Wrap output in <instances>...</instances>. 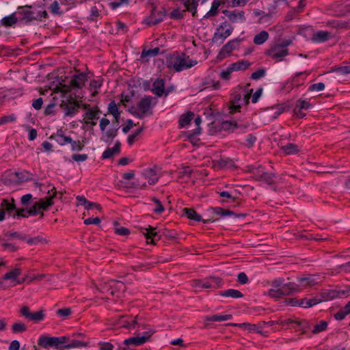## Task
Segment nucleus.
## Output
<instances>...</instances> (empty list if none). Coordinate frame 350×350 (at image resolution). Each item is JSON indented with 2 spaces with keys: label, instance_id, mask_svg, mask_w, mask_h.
<instances>
[{
  "label": "nucleus",
  "instance_id": "f257e3e1",
  "mask_svg": "<svg viewBox=\"0 0 350 350\" xmlns=\"http://www.w3.org/2000/svg\"><path fill=\"white\" fill-rule=\"evenodd\" d=\"M271 288L268 291L267 295L271 298L281 299L284 296L299 293L301 288H298L295 282L285 283L283 278L274 279L271 284Z\"/></svg>",
  "mask_w": 350,
  "mask_h": 350
},
{
  "label": "nucleus",
  "instance_id": "f03ea898",
  "mask_svg": "<svg viewBox=\"0 0 350 350\" xmlns=\"http://www.w3.org/2000/svg\"><path fill=\"white\" fill-rule=\"evenodd\" d=\"M31 5L18 6L15 11L18 23L23 25H29L32 21H42V18H47L49 14L46 10L34 12L31 10Z\"/></svg>",
  "mask_w": 350,
  "mask_h": 350
},
{
  "label": "nucleus",
  "instance_id": "7ed1b4c3",
  "mask_svg": "<svg viewBox=\"0 0 350 350\" xmlns=\"http://www.w3.org/2000/svg\"><path fill=\"white\" fill-rule=\"evenodd\" d=\"M197 64V61L189 58L185 53L177 52L169 55L166 58V65L176 72L190 68Z\"/></svg>",
  "mask_w": 350,
  "mask_h": 350
},
{
  "label": "nucleus",
  "instance_id": "20e7f679",
  "mask_svg": "<svg viewBox=\"0 0 350 350\" xmlns=\"http://www.w3.org/2000/svg\"><path fill=\"white\" fill-rule=\"evenodd\" d=\"M191 286L196 291H200L203 288H217L221 286L222 280L219 277L211 276L204 280L195 279L191 282Z\"/></svg>",
  "mask_w": 350,
  "mask_h": 350
},
{
  "label": "nucleus",
  "instance_id": "39448f33",
  "mask_svg": "<svg viewBox=\"0 0 350 350\" xmlns=\"http://www.w3.org/2000/svg\"><path fill=\"white\" fill-rule=\"evenodd\" d=\"M152 97L150 96H145L142 98L137 104V109L133 108L130 112L136 118L143 119L147 114H152V111H149L152 107Z\"/></svg>",
  "mask_w": 350,
  "mask_h": 350
},
{
  "label": "nucleus",
  "instance_id": "423d86ee",
  "mask_svg": "<svg viewBox=\"0 0 350 350\" xmlns=\"http://www.w3.org/2000/svg\"><path fill=\"white\" fill-rule=\"evenodd\" d=\"M60 108L66 116H72L78 112L79 102L70 96L66 101H62Z\"/></svg>",
  "mask_w": 350,
  "mask_h": 350
},
{
  "label": "nucleus",
  "instance_id": "0eeeda50",
  "mask_svg": "<svg viewBox=\"0 0 350 350\" xmlns=\"http://www.w3.org/2000/svg\"><path fill=\"white\" fill-rule=\"evenodd\" d=\"M165 15V8H161L160 10H157V8L154 6L151 10L150 15L145 19V23L148 26L157 25L163 21Z\"/></svg>",
  "mask_w": 350,
  "mask_h": 350
},
{
  "label": "nucleus",
  "instance_id": "6e6552de",
  "mask_svg": "<svg viewBox=\"0 0 350 350\" xmlns=\"http://www.w3.org/2000/svg\"><path fill=\"white\" fill-rule=\"evenodd\" d=\"M288 49H283L278 44L275 45L273 47L267 50L265 54L271 58L275 59L276 62H280L284 59V57L288 55Z\"/></svg>",
  "mask_w": 350,
  "mask_h": 350
},
{
  "label": "nucleus",
  "instance_id": "1a4fd4ad",
  "mask_svg": "<svg viewBox=\"0 0 350 350\" xmlns=\"http://www.w3.org/2000/svg\"><path fill=\"white\" fill-rule=\"evenodd\" d=\"M21 314L26 319L29 321H32L34 323H38L42 321L45 317L43 310L37 311L36 312H31L29 310L28 306H25L21 308L20 310Z\"/></svg>",
  "mask_w": 350,
  "mask_h": 350
},
{
  "label": "nucleus",
  "instance_id": "9d476101",
  "mask_svg": "<svg viewBox=\"0 0 350 350\" xmlns=\"http://www.w3.org/2000/svg\"><path fill=\"white\" fill-rule=\"evenodd\" d=\"M124 287V285L122 282L111 280L103 284L102 288L103 292L109 293V295L113 296L118 291L121 290Z\"/></svg>",
  "mask_w": 350,
  "mask_h": 350
},
{
  "label": "nucleus",
  "instance_id": "9b49d317",
  "mask_svg": "<svg viewBox=\"0 0 350 350\" xmlns=\"http://www.w3.org/2000/svg\"><path fill=\"white\" fill-rule=\"evenodd\" d=\"M152 335V332H145L144 336H137L125 339L124 340V344L126 345L139 346L148 341Z\"/></svg>",
  "mask_w": 350,
  "mask_h": 350
},
{
  "label": "nucleus",
  "instance_id": "f8f14e48",
  "mask_svg": "<svg viewBox=\"0 0 350 350\" xmlns=\"http://www.w3.org/2000/svg\"><path fill=\"white\" fill-rule=\"evenodd\" d=\"M57 342V339L56 336H49L47 335H42L38 340V345L44 349L53 347L58 350Z\"/></svg>",
  "mask_w": 350,
  "mask_h": 350
},
{
  "label": "nucleus",
  "instance_id": "ddd939ff",
  "mask_svg": "<svg viewBox=\"0 0 350 350\" xmlns=\"http://www.w3.org/2000/svg\"><path fill=\"white\" fill-rule=\"evenodd\" d=\"M239 42L240 40L238 39L230 40L221 49L218 54V57L219 59H224L230 55L231 52L239 46Z\"/></svg>",
  "mask_w": 350,
  "mask_h": 350
},
{
  "label": "nucleus",
  "instance_id": "4468645a",
  "mask_svg": "<svg viewBox=\"0 0 350 350\" xmlns=\"http://www.w3.org/2000/svg\"><path fill=\"white\" fill-rule=\"evenodd\" d=\"M157 228L151 226H148V228H145V231L143 234L145 236L147 243L151 244H155V241H159L161 239V236L156 231Z\"/></svg>",
  "mask_w": 350,
  "mask_h": 350
},
{
  "label": "nucleus",
  "instance_id": "2eb2a0df",
  "mask_svg": "<svg viewBox=\"0 0 350 350\" xmlns=\"http://www.w3.org/2000/svg\"><path fill=\"white\" fill-rule=\"evenodd\" d=\"M217 209H219V206L209 207L208 209H206L204 213L206 218L203 219L202 223L206 224L217 221L219 219V216H218L219 211Z\"/></svg>",
  "mask_w": 350,
  "mask_h": 350
},
{
  "label": "nucleus",
  "instance_id": "dca6fc26",
  "mask_svg": "<svg viewBox=\"0 0 350 350\" xmlns=\"http://www.w3.org/2000/svg\"><path fill=\"white\" fill-rule=\"evenodd\" d=\"M51 191L53 192L51 196L42 198L37 202L40 206L41 211H47L48 208L53 204V200L57 194V191L55 187H53Z\"/></svg>",
  "mask_w": 350,
  "mask_h": 350
},
{
  "label": "nucleus",
  "instance_id": "f3484780",
  "mask_svg": "<svg viewBox=\"0 0 350 350\" xmlns=\"http://www.w3.org/2000/svg\"><path fill=\"white\" fill-rule=\"evenodd\" d=\"M223 13L229 18L232 23L237 22L238 19H239L241 22H245L246 20L245 17V12L243 11H229L224 10H223Z\"/></svg>",
  "mask_w": 350,
  "mask_h": 350
},
{
  "label": "nucleus",
  "instance_id": "a211bd4d",
  "mask_svg": "<svg viewBox=\"0 0 350 350\" xmlns=\"http://www.w3.org/2000/svg\"><path fill=\"white\" fill-rule=\"evenodd\" d=\"M87 81V74L85 72H81L78 75H75L72 77L70 84L72 88H82Z\"/></svg>",
  "mask_w": 350,
  "mask_h": 350
},
{
  "label": "nucleus",
  "instance_id": "6ab92c4d",
  "mask_svg": "<svg viewBox=\"0 0 350 350\" xmlns=\"http://www.w3.org/2000/svg\"><path fill=\"white\" fill-rule=\"evenodd\" d=\"M49 139H54L60 146H65L71 142V137L66 136L62 129L57 130V133L51 135Z\"/></svg>",
  "mask_w": 350,
  "mask_h": 350
},
{
  "label": "nucleus",
  "instance_id": "aec40b11",
  "mask_svg": "<svg viewBox=\"0 0 350 350\" xmlns=\"http://www.w3.org/2000/svg\"><path fill=\"white\" fill-rule=\"evenodd\" d=\"M297 280L298 284H296V285L298 286V288H299L301 287L312 286L317 284V282L314 278V275H313L297 277Z\"/></svg>",
  "mask_w": 350,
  "mask_h": 350
},
{
  "label": "nucleus",
  "instance_id": "412c9836",
  "mask_svg": "<svg viewBox=\"0 0 350 350\" xmlns=\"http://www.w3.org/2000/svg\"><path fill=\"white\" fill-rule=\"evenodd\" d=\"M230 105L229 107V113H234L240 111V109L242 105V98L241 95L239 93L234 94L232 100L230 102Z\"/></svg>",
  "mask_w": 350,
  "mask_h": 350
},
{
  "label": "nucleus",
  "instance_id": "4be33fe9",
  "mask_svg": "<svg viewBox=\"0 0 350 350\" xmlns=\"http://www.w3.org/2000/svg\"><path fill=\"white\" fill-rule=\"evenodd\" d=\"M331 38V33L325 31H319L312 34L311 40L315 43H323L329 40Z\"/></svg>",
  "mask_w": 350,
  "mask_h": 350
},
{
  "label": "nucleus",
  "instance_id": "5701e85b",
  "mask_svg": "<svg viewBox=\"0 0 350 350\" xmlns=\"http://www.w3.org/2000/svg\"><path fill=\"white\" fill-rule=\"evenodd\" d=\"M121 143L119 141L116 142L113 148H107L102 154V159H111L114 154L120 152Z\"/></svg>",
  "mask_w": 350,
  "mask_h": 350
},
{
  "label": "nucleus",
  "instance_id": "b1692460",
  "mask_svg": "<svg viewBox=\"0 0 350 350\" xmlns=\"http://www.w3.org/2000/svg\"><path fill=\"white\" fill-rule=\"evenodd\" d=\"M0 207L8 215H10L14 210H16L15 200L14 198H4L2 200Z\"/></svg>",
  "mask_w": 350,
  "mask_h": 350
},
{
  "label": "nucleus",
  "instance_id": "393cba45",
  "mask_svg": "<svg viewBox=\"0 0 350 350\" xmlns=\"http://www.w3.org/2000/svg\"><path fill=\"white\" fill-rule=\"evenodd\" d=\"M101 113L98 106H94L84 113L83 121L96 120L99 118V115Z\"/></svg>",
  "mask_w": 350,
  "mask_h": 350
},
{
  "label": "nucleus",
  "instance_id": "a878e982",
  "mask_svg": "<svg viewBox=\"0 0 350 350\" xmlns=\"http://www.w3.org/2000/svg\"><path fill=\"white\" fill-rule=\"evenodd\" d=\"M152 92L156 96L161 97L165 93V81L162 79H157L152 84Z\"/></svg>",
  "mask_w": 350,
  "mask_h": 350
},
{
  "label": "nucleus",
  "instance_id": "bb28decb",
  "mask_svg": "<svg viewBox=\"0 0 350 350\" xmlns=\"http://www.w3.org/2000/svg\"><path fill=\"white\" fill-rule=\"evenodd\" d=\"M213 167L217 170L222 169L226 167H232L234 166V162L230 158H221L219 160H214Z\"/></svg>",
  "mask_w": 350,
  "mask_h": 350
},
{
  "label": "nucleus",
  "instance_id": "cd10ccee",
  "mask_svg": "<svg viewBox=\"0 0 350 350\" xmlns=\"http://www.w3.org/2000/svg\"><path fill=\"white\" fill-rule=\"evenodd\" d=\"M143 175L148 180V184L150 185H154L159 178L157 171L152 168H148L144 170Z\"/></svg>",
  "mask_w": 350,
  "mask_h": 350
},
{
  "label": "nucleus",
  "instance_id": "c85d7f7f",
  "mask_svg": "<svg viewBox=\"0 0 350 350\" xmlns=\"http://www.w3.org/2000/svg\"><path fill=\"white\" fill-rule=\"evenodd\" d=\"M237 122L236 121H222L218 123L217 127L219 131H224L228 133L236 132Z\"/></svg>",
  "mask_w": 350,
  "mask_h": 350
},
{
  "label": "nucleus",
  "instance_id": "c756f323",
  "mask_svg": "<svg viewBox=\"0 0 350 350\" xmlns=\"http://www.w3.org/2000/svg\"><path fill=\"white\" fill-rule=\"evenodd\" d=\"M18 23L15 12L9 16L3 17L0 21V25L4 27H13Z\"/></svg>",
  "mask_w": 350,
  "mask_h": 350
},
{
  "label": "nucleus",
  "instance_id": "7c9ffc66",
  "mask_svg": "<svg viewBox=\"0 0 350 350\" xmlns=\"http://www.w3.org/2000/svg\"><path fill=\"white\" fill-rule=\"evenodd\" d=\"M183 213L189 219L193 220L196 221H203V218L202 216L198 214L193 208H184Z\"/></svg>",
  "mask_w": 350,
  "mask_h": 350
},
{
  "label": "nucleus",
  "instance_id": "2f4dec72",
  "mask_svg": "<svg viewBox=\"0 0 350 350\" xmlns=\"http://www.w3.org/2000/svg\"><path fill=\"white\" fill-rule=\"evenodd\" d=\"M251 65V63L247 60H240L235 63L231 64L230 69H232V70L234 71H239V70H245L250 66Z\"/></svg>",
  "mask_w": 350,
  "mask_h": 350
},
{
  "label": "nucleus",
  "instance_id": "473e14b6",
  "mask_svg": "<svg viewBox=\"0 0 350 350\" xmlns=\"http://www.w3.org/2000/svg\"><path fill=\"white\" fill-rule=\"evenodd\" d=\"M221 3H224V2L220 0H214L210 10L204 16V18H208L217 16L219 12L218 8Z\"/></svg>",
  "mask_w": 350,
  "mask_h": 350
},
{
  "label": "nucleus",
  "instance_id": "72a5a7b5",
  "mask_svg": "<svg viewBox=\"0 0 350 350\" xmlns=\"http://www.w3.org/2000/svg\"><path fill=\"white\" fill-rule=\"evenodd\" d=\"M219 295L223 297H232V298H241L243 297V294L239 291V290L230 288L226 291H220Z\"/></svg>",
  "mask_w": 350,
  "mask_h": 350
},
{
  "label": "nucleus",
  "instance_id": "f704fd0d",
  "mask_svg": "<svg viewBox=\"0 0 350 350\" xmlns=\"http://www.w3.org/2000/svg\"><path fill=\"white\" fill-rule=\"evenodd\" d=\"M281 150L286 154H294L299 152L300 148L293 143H288L281 147Z\"/></svg>",
  "mask_w": 350,
  "mask_h": 350
},
{
  "label": "nucleus",
  "instance_id": "c9c22d12",
  "mask_svg": "<svg viewBox=\"0 0 350 350\" xmlns=\"http://www.w3.org/2000/svg\"><path fill=\"white\" fill-rule=\"evenodd\" d=\"M232 319V314H214L205 317L206 321H224Z\"/></svg>",
  "mask_w": 350,
  "mask_h": 350
},
{
  "label": "nucleus",
  "instance_id": "e433bc0d",
  "mask_svg": "<svg viewBox=\"0 0 350 350\" xmlns=\"http://www.w3.org/2000/svg\"><path fill=\"white\" fill-rule=\"evenodd\" d=\"M269 35L267 31L263 30L255 35L253 42L255 44L260 45L269 39Z\"/></svg>",
  "mask_w": 350,
  "mask_h": 350
},
{
  "label": "nucleus",
  "instance_id": "4c0bfd02",
  "mask_svg": "<svg viewBox=\"0 0 350 350\" xmlns=\"http://www.w3.org/2000/svg\"><path fill=\"white\" fill-rule=\"evenodd\" d=\"M233 28L230 27L228 29H226L224 32L221 33H215L213 38V41L217 42L221 39V42H222L226 38H228L232 32Z\"/></svg>",
  "mask_w": 350,
  "mask_h": 350
},
{
  "label": "nucleus",
  "instance_id": "58836bf2",
  "mask_svg": "<svg viewBox=\"0 0 350 350\" xmlns=\"http://www.w3.org/2000/svg\"><path fill=\"white\" fill-rule=\"evenodd\" d=\"M254 14L256 16H260L258 19V23H265L267 21L270 20V18L272 17L271 13H267L265 14V12L260 10H254Z\"/></svg>",
  "mask_w": 350,
  "mask_h": 350
},
{
  "label": "nucleus",
  "instance_id": "ea45409f",
  "mask_svg": "<svg viewBox=\"0 0 350 350\" xmlns=\"http://www.w3.org/2000/svg\"><path fill=\"white\" fill-rule=\"evenodd\" d=\"M287 323H295L297 326H299L301 329L303 330V332H306L307 329H309L310 328V323L304 319L302 320H293L291 319H289L287 321Z\"/></svg>",
  "mask_w": 350,
  "mask_h": 350
},
{
  "label": "nucleus",
  "instance_id": "a19ab883",
  "mask_svg": "<svg viewBox=\"0 0 350 350\" xmlns=\"http://www.w3.org/2000/svg\"><path fill=\"white\" fill-rule=\"evenodd\" d=\"M193 117L194 113L191 111H189L187 113L183 114L179 119L180 127L183 128L189 124Z\"/></svg>",
  "mask_w": 350,
  "mask_h": 350
},
{
  "label": "nucleus",
  "instance_id": "79ce46f5",
  "mask_svg": "<svg viewBox=\"0 0 350 350\" xmlns=\"http://www.w3.org/2000/svg\"><path fill=\"white\" fill-rule=\"evenodd\" d=\"M318 299H321L322 301L331 300L336 297V293L334 291L326 290L321 292L319 295L317 296Z\"/></svg>",
  "mask_w": 350,
  "mask_h": 350
},
{
  "label": "nucleus",
  "instance_id": "37998d69",
  "mask_svg": "<svg viewBox=\"0 0 350 350\" xmlns=\"http://www.w3.org/2000/svg\"><path fill=\"white\" fill-rule=\"evenodd\" d=\"M219 211H218V214L219 216V218L220 217H231V216H234L235 217H245V214H237L235 213H234L233 211H230L228 209H225V208H221V207H219V209H217Z\"/></svg>",
  "mask_w": 350,
  "mask_h": 350
},
{
  "label": "nucleus",
  "instance_id": "c03bdc74",
  "mask_svg": "<svg viewBox=\"0 0 350 350\" xmlns=\"http://www.w3.org/2000/svg\"><path fill=\"white\" fill-rule=\"evenodd\" d=\"M301 301H303V305H301L302 308H307L314 306L321 302V299H318V297H314L311 299H301Z\"/></svg>",
  "mask_w": 350,
  "mask_h": 350
},
{
  "label": "nucleus",
  "instance_id": "a18cd8bd",
  "mask_svg": "<svg viewBox=\"0 0 350 350\" xmlns=\"http://www.w3.org/2000/svg\"><path fill=\"white\" fill-rule=\"evenodd\" d=\"M249 167L250 169L248 171L253 174V178L256 180H258L261 177V175L265 172L264 168L261 166L258 167L250 166Z\"/></svg>",
  "mask_w": 350,
  "mask_h": 350
},
{
  "label": "nucleus",
  "instance_id": "49530a36",
  "mask_svg": "<svg viewBox=\"0 0 350 350\" xmlns=\"http://www.w3.org/2000/svg\"><path fill=\"white\" fill-rule=\"evenodd\" d=\"M275 175L273 173L265 172L261 175V177L258 181H262L268 185H273L275 183L274 178Z\"/></svg>",
  "mask_w": 350,
  "mask_h": 350
},
{
  "label": "nucleus",
  "instance_id": "de8ad7c7",
  "mask_svg": "<svg viewBox=\"0 0 350 350\" xmlns=\"http://www.w3.org/2000/svg\"><path fill=\"white\" fill-rule=\"evenodd\" d=\"M57 345L58 347V350H65L68 349L66 348V345L70 342V336H64L60 337H57Z\"/></svg>",
  "mask_w": 350,
  "mask_h": 350
},
{
  "label": "nucleus",
  "instance_id": "09e8293b",
  "mask_svg": "<svg viewBox=\"0 0 350 350\" xmlns=\"http://www.w3.org/2000/svg\"><path fill=\"white\" fill-rule=\"evenodd\" d=\"M327 322L326 321L322 320L320 321L318 323H317L312 331L314 334H319L323 331H325L327 327Z\"/></svg>",
  "mask_w": 350,
  "mask_h": 350
},
{
  "label": "nucleus",
  "instance_id": "8fccbe9b",
  "mask_svg": "<svg viewBox=\"0 0 350 350\" xmlns=\"http://www.w3.org/2000/svg\"><path fill=\"white\" fill-rule=\"evenodd\" d=\"M88 345V342H83L79 340H70L69 343L66 345V348L68 349H72V348H79L82 347H87Z\"/></svg>",
  "mask_w": 350,
  "mask_h": 350
},
{
  "label": "nucleus",
  "instance_id": "3c124183",
  "mask_svg": "<svg viewBox=\"0 0 350 350\" xmlns=\"http://www.w3.org/2000/svg\"><path fill=\"white\" fill-rule=\"evenodd\" d=\"M27 326L21 322L14 323L12 325V332L14 334L23 333L27 330Z\"/></svg>",
  "mask_w": 350,
  "mask_h": 350
},
{
  "label": "nucleus",
  "instance_id": "603ef678",
  "mask_svg": "<svg viewBox=\"0 0 350 350\" xmlns=\"http://www.w3.org/2000/svg\"><path fill=\"white\" fill-rule=\"evenodd\" d=\"M21 273V270L19 268H15L14 269L7 272L3 275L4 280H14Z\"/></svg>",
  "mask_w": 350,
  "mask_h": 350
},
{
  "label": "nucleus",
  "instance_id": "864d4df0",
  "mask_svg": "<svg viewBox=\"0 0 350 350\" xmlns=\"http://www.w3.org/2000/svg\"><path fill=\"white\" fill-rule=\"evenodd\" d=\"M332 71L345 75L350 74V66H340L332 67Z\"/></svg>",
  "mask_w": 350,
  "mask_h": 350
},
{
  "label": "nucleus",
  "instance_id": "5fc2aeb1",
  "mask_svg": "<svg viewBox=\"0 0 350 350\" xmlns=\"http://www.w3.org/2000/svg\"><path fill=\"white\" fill-rule=\"evenodd\" d=\"M119 129V126H116L114 128H111L108 131H107L104 135V137H106L104 139L105 142H108L109 139H112L116 137L118 135V131Z\"/></svg>",
  "mask_w": 350,
  "mask_h": 350
},
{
  "label": "nucleus",
  "instance_id": "6e6d98bb",
  "mask_svg": "<svg viewBox=\"0 0 350 350\" xmlns=\"http://www.w3.org/2000/svg\"><path fill=\"white\" fill-rule=\"evenodd\" d=\"M51 13L55 15L61 16L63 14V12L60 10V6L57 1H53L49 8Z\"/></svg>",
  "mask_w": 350,
  "mask_h": 350
},
{
  "label": "nucleus",
  "instance_id": "4d7b16f0",
  "mask_svg": "<svg viewBox=\"0 0 350 350\" xmlns=\"http://www.w3.org/2000/svg\"><path fill=\"white\" fill-rule=\"evenodd\" d=\"M160 49L158 47L154 49H149L148 51H143L141 54V57L144 59L146 57H155L159 53Z\"/></svg>",
  "mask_w": 350,
  "mask_h": 350
},
{
  "label": "nucleus",
  "instance_id": "13d9d810",
  "mask_svg": "<svg viewBox=\"0 0 350 350\" xmlns=\"http://www.w3.org/2000/svg\"><path fill=\"white\" fill-rule=\"evenodd\" d=\"M285 109L286 107L282 105L271 107V110L273 111L272 116L273 118L276 119L279 116L284 112Z\"/></svg>",
  "mask_w": 350,
  "mask_h": 350
},
{
  "label": "nucleus",
  "instance_id": "bf43d9fd",
  "mask_svg": "<svg viewBox=\"0 0 350 350\" xmlns=\"http://www.w3.org/2000/svg\"><path fill=\"white\" fill-rule=\"evenodd\" d=\"M151 200L157 204L156 208L154 209V213L157 215L161 214L165 210L161 202L155 197H152Z\"/></svg>",
  "mask_w": 350,
  "mask_h": 350
},
{
  "label": "nucleus",
  "instance_id": "052dcab7",
  "mask_svg": "<svg viewBox=\"0 0 350 350\" xmlns=\"http://www.w3.org/2000/svg\"><path fill=\"white\" fill-rule=\"evenodd\" d=\"M107 113L111 114L112 116L118 115L120 113L117 107V105L114 100H111L107 107Z\"/></svg>",
  "mask_w": 350,
  "mask_h": 350
},
{
  "label": "nucleus",
  "instance_id": "680f3d73",
  "mask_svg": "<svg viewBox=\"0 0 350 350\" xmlns=\"http://www.w3.org/2000/svg\"><path fill=\"white\" fill-rule=\"evenodd\" d=\"M69 144L71 145V150L74 152L81 151L84 148V144L79 140L75 141L71 138V142H69Z\"/></svg>",
  "mask_w": 350,
  "mask_h": 350
},
{
  "label": "nucleus",
  "instance_id": "e2e57ef3",
  "mask_svg": "<svg viewBox=\"0 0 350 350\" xmlns=\"http://www.w3.org/2000/svg\"><path fill=\"white\" fill-rule=\"evenodd\" d=\"M201 133V128L197 127L196 129L188 132V139L190 142L194 143L196 137Z\"/></svg>",
  "mask_w": 350,
  "mask_h": 350
},
{
  "label": "nucleus",
  "instance_id": "0e129e2a",
  "mask_svg": "<svg viewBox=\"0 0 350 350\" xmlns=\"http://www.w3.org/2000/svg\"><path fill=\"white\" fill-rule=\"evenodd\" d=\"M284 303L286 306H291L301 307V305H303V301H301V299H297V298L287 299L284 301Z\"/></svg>",
  "mask_w": 350,
  "mask_h": 350
},
{
  "label": "nucleus",
  "instance_id": "69168bd1",
  "mask_svg": "<svg viewBox=\"0 0 350 350\" xmlns=\"http://www.w3.org/2000/svg\"><path fill=\"white\" fill-rule=\"evenodd\" d=\"M186 12V10H183V11H180L178 8H176V9H174L173 10L170 14V16L171 18H173V19H181L183 18L184 16V12Z\"/></svg>",
  "mask_w": 350,
  "mask_h": 350
},
{
  "label": "nucleus",
  "instance_id": "338daca9",
  "mask_svg": "<svg viewBox=\"0 0 350 350\" xmlns=\"http://www.w3.org/2000/svg\"><path fill=\"white\" fill-rule=\"evenodd\" d=\"M40 211V206L38 205V202H36L32 207L27 211V213L29 216H36L39 215Z\"/></svg>",
  "mask_w": 350,
  "mask_h": 350
},
{
  "label": "nucleus",
  "instance_id": "774afa93",
  "mask_svg": "<svg viewBox=\"0 0 350 350\" xmlns=\"http://www.w3.org/2000/svg\"><path fill=\"white\" fill-rule=\"evenodd\" d=\"M266 70L264 68H260L258 70L253 72L251 75V79L253 80H258L265 76Z\"/></svg>",
  "mask_w": 350,
  "mask_h": 350
}]
</instances>
